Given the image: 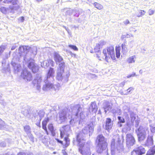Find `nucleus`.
Returning <instances> with one entry per match:
<instances>
[{
    "label": "nucleus",
    "mask_w": 155,
    "mask_h": 155,
    "mask_svg": "<svg viewBox=\"0 0 155 155\" xmlns=\"http://www.w3.org/2000/svg\"><path fill=\"white\" fill-rule=\"evenodd\" d=\"M103 52L105 56L106 61L109 62L110 61V58L113 60L115 59L114 48L112 46H110L104 49Z\"/></svg>",
    "instance_id": "f257e3e1"
},
{
    "label": "nucleus",
    "mask_w": 155,
    "mask_h": 155,
    "mask_svg": "<svg viewBox=\"0 0 155 155\" xmlns=\"http://www.w3.org/2000/svg\"><path fill=\"white\" fill-rule=\"evenodd\" d=\"M96 141L97 142L98 150L102 151L107 148V143L106 139L102 134H100L97 137Z\"/></svg>",
    "instance_id": "f03ea898"
},
{
    "label": "nucleus",
    "mask_w": 155,
    "mask_h": 155,
    "mask_svg": "<svg viewBox=\"0 0 155 155\" xmlns=\"http://www.w3.org/2000/svg\"><path fill=\"white\" fill-rule=\"evenodd\" d=\"M27 67L33 73H36L39 70L38 66L36 64L35 60L33 59L28 60Z\"/></svg>",
    "instance_id": "7ed1b4c3"
},
{
    "label": "nucleus",
    "mask_w": 155,
    "mask_h": 155,
    "mask_svg": "<svg viewBox=\"0 0 155 155\" xmlns=\"http://www.w3.org/2000/svg\"><path fill=\"white\" fill-rule=\"evenodd\" d=\"M146 150L142 146H139L131 152L130 155H142L145 153Z\"/></svg>",
    "instance_id": "20e7f679"
},
{
    "label": "nucleus",
    "mask_w": 155,
    "mask_h": 155,
    "mask_svg": "<svg viewBox=\"0 0 155 155\" xmlns=\"http://www.w3.org/2000/svg\"><path fill=\"white\" fill-rule=\"evenodd\" d=\"M3 2L6 4H11L9 7V9L11 10L16 9L18 7V0H4Z\"/></svg>",
    "instance_id": "39448f33"
},
{
    "label": "nucleus",
    "mask_w": 155,
    "mask_h": 155,
    "mask_svg": "<svg viewBox=\"0 0 155 155\" xmlns=\"http://www.w3.org/2000/svg\"><path fill=\"white\" fill-rule=\"evenodd\" d=\"M21 76L23 79L26 80L28 81H30L32 79L31 73L27 70L24 71L21 73Z\"/></svg>",
    "instance_id": "423d86ee"
},
{
    "label": "nucleus",
    "mask_w": 155,
    "mask_h": 155,
    "mask_svg": "<svg viewBox=\"0 0 155 155\" xmlns=\"http://www.w3.org/2000/svg\"><path fill=\"white\" fill-rule=\"evenodd\" d=\"M85 143L80 144L79 145L78 151L83 155H91L90 153H87L85 147Z\"/></svg>",
    "instance_id": "0eeeda50"
},
{
    "label": "nucleus",
    "mask_w": 155,
    "mask_h": 155,
    "mask_svg": "<svg viewBox=\"0 0 155 155\" xmlns=\"http://www.w3.org/2000/svg\"><path fill=\"white\" fill-rule=\"evenodd\" d=\"M89 111L93 114H96L98 110V107L95 102H92L89 107Z\"/></svg>",
    "instance_id": "6e6552de"
},
{
    "label": "nucleus",
    "mask_w": 155,
    "mask_h": 155,
    "mask_svg": "<svg viewBox=\"0 0 155 155\" xmlns=\"http://www.w3.org/2000/svg\"><path fill=\"white\" fill-rule=\"evenodd\" d=\"M64 140L65 142V143L64 144H63L62 141L58 139H56V140L58 142L62 145L63 147L64 148H66L70 145V140L69 137H64Z\"/></svg>",
    "instance_id": "1a4fd4ad"
},
{
    "label": "nucleus",
    "mask_w": 155,
    "mask_h": 155,
    "mask_svg": "<svg viewBox=\"0 0 155 155\" xmlns=\"http://www.w3.org/2000/svg\"><path fill=\"white\" fill-rule=\"evenodd\" d=\"M126 140L127 142L130 146L134 144L135 142L134 138L130 134H127L126 135Z\"/></svg>",
    "instance_id": "9d476101"
},
{
    "label": "nucleus",
    "mask_w": 155,
    "mask_h": 155,
    "mask_svg": "<svg viewBox=\"0 0 155 155\" xmlns=\"http://www.w3.org/2000/svg\"><path fill=\"white\" fill-rule=\"evenodd\" d=\"M49 121V118L48 117L45 119L42 122V128L44 130L46 134L48 135L49 133L47 128V125Z\"/></svg>",
    "instance_id": "9b49d317"
},
{
    "label": "nucleus",
    "mask_w": 155,
    "mask_h": 155,
    "mask_svg": "<svg viewBox=\"0 0 155 155\" xmlns=\"http://www.w3.org/2000/svg\"><path fill=\"white\" fill-rule=\"evenodd\" d=\"M138 132H136L137 133V136L138 137V140L139 141H141L143 140L145 138V135L143 132L141 131L140 128L137 129Z\"/></svg>",
    "instance_id": "f8f14e48"
},
{
    "label": "nucleus",
    "mask_w": 155,
    "mask_h": 155,
    "mask_svg": "<svg viewBox=\"0 0 155 155\" xmlns=\"http://www.w3.org/2000/svg\"><path fill=\"white\" fill-rule=\"evenodd\" d=\"M65 126L62 127V129L60 131V137L61 138L69 137V135L65 128Z\"/></svg>",
    "instance_id": "ddd939ff"
},
{
    "label": "nucleus",
    "mask_w": 155,
    "mask_h": 155,
    "mask_svg": "<svg viewBox=\"0 0 155 155\" xmlns=\"http://www.w3.org/2000/svg\"><path fill=\"white\" fill-rule=\"evenodd\" d=\"M111 119L110 118H107L105 122V129L107 130H110L112 126L111 124Z\"/></svg>",
    "instance_id": "4468645a"
},
{
    "label": "nucleus",
    "mask_w": 155,
    "mask_h": 155,
    "mask_svg": "<svg viewBox=\"0 0 155 155\" xmlns=\"http://www.w3.org/2000/svg\"><path fill=\"white\" fill-rule=\"evenodd\" d=\"M48 128L52 135L54 136L55 135V132L53 124L51 123L49 124L48 125Z\"/></svg>",
    "instance_id": "2eb2a0df"
},
{
    "label": "nucleus",
    "mask_w": 155,
    "mask_h": 155,
    "mask_svg": "<svg viewBox=\"0 0 155 155\" xmlns=\"http://www.w3.org/2000/svg\"><path fill=\"white\" fill-rule=\"evenodd\" d=\"M54 58L56 63H59L63 60L62 57L57 53H55L54 55Z\"/></svg>",
    "instance_id": "dca6fc26"
},
{
    "label": "nucleus",
    "mask_w": 155,
    "mask_h": 155,
    "mask_svg": "<svg viewBox=\"0 0 155 155\" xmlns=\"http://www.w3.org/2000/svg\"><path fill=\"white\" fill-rule=\"evenodd\" d=\"M155 154V146H153L147 152L146 155H154Z\"/></svg>",
    "instance_id": "f3484780"
},
{
    "label": "nucleus",
    "mask_w": 155,
    "mask_h": 155,
    "mask_svg": "<svg viewBox=\"0 0 155 155\" xmlns=\"http://www.w3.org/2000/svg\"><path fill=\"white\" fill-rule=\"evenodd\" d=\"M94 6L97 9L99 10H101L103 8V6L100 4L95 2L93 3Z\"/></svg>",
    "instance_id": "a211bd4d"
},
{
    "label": "nucleus",
    "mask_w": 155,
    "mask_h": 155,
    "mask_svg": "<svg viewBox=\"0 0 155 155\" xmlns=\"http://www.w3.org/2000/svg\"><path fill=\"white\" fill-rule=\"evenodd\" d=\"M120 46H117L115 48L116 54L117 58H119L120 56Z\"/></svg>",
    "instance_id": "6ab92c4d"
},
{
    "label": "nucleus",
    "mask_w": 155,
    "mask_h": 155,
    "mask_svg": "<svg viewBox=\"0 0 155 155\" xmlns=\"http://www.w3.org/2000/svg\"><path fill=\"white\" fill-rule=\"evenodd\" d=\"M54 73V71L53 68H50L47 73L48 77L53 76Z\"/></svg>",
    "instance_id": "aec40b11"
},
{
    "label": "nucleus",
    "mask_w": 155,
    "mask_h": 155,
    "mask_svg": "<svg viewBox=\"0 0 155 155\" xmlns=\"http://www.w3.org/2000/svg\"><path fill=\"white\" fill-rule=\"evenodd\" d=\"M135 56L134 55V56H132L129 58L127 60V61L128 63H134L135 62Z\"/></svg>",
    "instance_id": "412c9836"
},
{
    "label": "nucleus",
    "mask_w": 155,
    "mask_h": 155,
    "mask_svg": "<svg viewBox=\"0 0 155 155\" xmlns=\"http://www.w3.org/2000/svg\"><path fill=\"white\" fill-rule=\"evenodd\" d=\"M25 49V47L24 46H21L19 47L18 50L19 51V54H20V55L24 52Z\"/></svg>",
    "instance_id": "4be33fe9"
},
{
    "label": "nucleus",
    "mask_w": 155,
    "mask_h": 155,
    "mask_svg": "<svg viewBox=\"0 0 155 155\" xmlns=\"http://www.w3.org/2000/svg\"><path fill=\"white\" fill-rule=\"evenodd\" d=\"M146 12L142 10H140L137 13V16L138 17H140L144 15Z\"/></svg>",
    "instance_id": "5701e85b"
},
{
    "label": "nucleus",
    "mask_w": 155,
    "mask_h": 155,
    "mask_svg": "<svg viewBox=\"0 0 155 155\" xmlns=\"http://www.w3.org/2000/svg\"><path fill=\"white\" fill-rule=\"evenodd\" d=\"M130 116L131 121L132 123H133L136 120V117L135 114H131Z\"/></svg>",
    "instance_id": "b1692460"
},
{
    "label": "nucleus",
    "mask_w": 155,
    "mask_h": 155,
    "mask_svg": "<svg viewBox=\"0 0 155 155\" xmlns=\"http://www.w3.org/2000/svg\"><path fill=\"white\" fill-rule=\"evenodd\" d=\"M96 56L99 60H101L103 58V56L100 52L98 51L96 54Z\"/></svg>",
    "instance_id": "393cba45"
},
{
    "label": "nucleus",
    "mask_w": 155,
    "mask_h": 155,
    "mask_svg": "<svg viewBox=\"0 0 155 155\" xmlns=\"http://www.w3.org/2000/svg\"><path fill=\"white\" fill-rule=\"evenodd\" d=\"M126 46L125 43L123 44L122 45L121 47L122 48V52L123 54L127 52V48H126Z\"/></svg>",
    "instance_id": "a878e982"
},
{
    "label": "nucleus",
    "mask_w": 155,
    "mask_h": 155,
    "mask_svg": "<svg viewBox=\"0 0 155 155\" xmlns=\"http://www.w3.org/2000/svg\"><path fill=\"white\" fill-rule=\"evenodd\" d=\"M68 46L74 51H78V48L76 46L72 45H69Z\"/></svg>",
    "instance_id": "bb28decb"
},
{
    "label": "nucleus",
    "mask_w": 155,
    "mask_h": 155,
    "mask_svg": "<svg viewBox=\"0 0 155 155\" xmlns=\"http://www.w3.org/2000/svg\"><path fill=\"white\" fill-rule=\"evenodd\" d=\"M1 11L4 14L6 13L7 11V9L5 7H2L0 9Z\"/></svg>",
    "instance_id": "cd10ccee"
},
{
    "label": "nucleus",
    "mask_w": 155,
    "mask_h": 155,
    "mask_svg": "<svg viewBox=\"0 0 155 155\" xmlns=\"http://www.w3.org/2000/svg\"><path fill=\"white\" fill-rule=\"evenodd\" d=\"M118 118L119 120V123H124L125 122V119L120 116L118 117Z\"/></svg>",
    "instance_id": "c85d7f7f"
},
{
    "label": "nucleus",
    "mask_w": 155,
    "mask_h": 155,
    "mask_svg": "<svg viewBox=\"0 0 155 155\" xmlns=\"http://www.w3.org/2000/svg\"><path fill=\"white\" fill-rule=\"evenodd\" d=\"M24 130L25 132L29 131L30 129V127L29 125H26L24 127Z\"/></svg>",
    "instance_id": "c756f323"
},
{
    "label": "nucleus",
    "mask_w": 155,
    "mask_h": 155,
    "mask_svg": "<svg viewBox=\"0 0 155 155\" xmlns=\"http://www.w3.org/2000/svg\"><path fill=\"white\" fill-rule=\"evenodd\" d=\"M80 134H78L76 137V141L78 143H80L81 142V140L80 138Z\"/></svg>",
    "instance_id": "7c9ffc66"
},
{
    "label": "nucleus",
    "mask_w": 155,
    "mask_h": 155,
    "mask_svg": "<svg viewBox=\"0 0 155 155\" xmlns=\"http://www.w3.org/2000/svg\"><path fill=\"white\" fill-rule=\"evenodd\" d=\"M62 73L58 72L57 74V79L58 80H59L62 78Z\"/></svg>",
    "instance_id": "2f4dec72"
},
{
    "label": "nucleus",
    "mask_w": 155,
    "mask_h": 155,
    "mask_svg": "<svg viewBox=\"0 0 155 155\" xmlns=\"http://www.w3.org/2000/svg\"><path fill=\"white\" fill-rule=\"evenodd\" d=\"M151 142V144H152L153 142V138L152 136H148L147 138V142Z\"/></svg>",
    "instance_id": "473e14b6"
},
{
    "label": "nucleus",
    "mask_w": 155,
    "mask_h": 155,
    "mask_svg": "<svg viewBox=\"0 0 155 155\" xmlns=\"http://www.w3.org/2000/svg\"><path fill=\"white\" fill-rule=\"evenodd\" d=\"M48 63L51 64L52 66H54V62L51 59L48 60Z\"/></svg>",
    "instance_id": "72a5a7b5"
},
{
    "label": "nucleus",
    "mask_w": 155,
    "mask_h": 155,
    "mask_svg": "<svg viewBox=\"0 0 155 155\" xmlns=\"http://www.w3.org/2000/svg\"><path fill=\"white\" fill-rule=\"evenodd\" d=\"M154 13V11L152 9H150L148 11V13L149 15H153Z\"/></svg>",
    "instance_id": "f704fd0d"
},
{
    "label": "nucleus",
    "mask_w": 155,
    "mask_h": 155,
    "mask_svg": "<svg viewBox=\"0 0 155 155\" xmlns=\"http://www.w3.org/2000/svg\"><path fill=\"white\" fill-rule=\"evenodd\" d=\"M136 76V75L135 73L134 72H133L132 74L128 75L127 76V78H130L131 77H133L135 76Z\"/></svg>",
    "instance_id": "c9c22d12"
},
{
    "label": "nucleus",
    "mask_w": 155,
    "mask_h": 155,
    "mask_svg": "<svg viewBox=\"0 0 155 155\" xmlns=\"http://www.w3.org/2000/svg\"><path fill=\"white\" fill-rule=\"evenodd\" d=\"M130 22L127 19L124 22V23L125 25H127L130 24Z\"/></svg>",
    "instance_id": "e433bc0d"
},
{
    "label": "nucleus",
    "mask_w": 155,
    "mask_h": 155,
    "mask_svg": "<svg viewBox=\"0 0 155 155\" xmlns=\"http://www.w3.org/2000/svg\"><path fill=\"white\" fill-rule=\"evenodd\" d=\"M115 140L114 139H113L112 140L111 142V146H114L115 145Z\"/></svg>",
    "instance_id": "4c0bfd02"
},
{
    "label": "nucleus",
    "mask_w": 155,
    "mask_h": 155,
    "mask_svg": "<svg viewBox=\"0 0 155 155\" xmlns=\"http://www.w3.org/2000/svg\"><path fill=\"white\" fill-rule=\"evenodd\" d=\"M17 155H26V154L25 153L20 152L18 153Z\"/></svg>",
    "instance_id": "58836bf2"
},
{
    "label": "nucleus",
    "mask_w": 155,
    "mask_h": 155,
    "mask_svg": "<svg viewBox=\"0 0 155 155\" xmlns=\"http://www.w3.org/2000/svg\"><path fill=\"white\" fill-rule=\"evenodd\" d=\"M46 87H53V84H48L46 85Z\"/></svg>",
    "instance_id": "ea45409f"
},
{
    "label": "nucleus",
    "mask_w": 155,
    "mask_h": 155,
    "mask_svg": "<svg viewBox=\"0 0 155 155\" xmlns=\"http://www.w3.org/2000/svg\"><path fill=\"white\" fill-rule=\"evenodd\" d=\"M62 153L63 155H68L67 153L66 152L65 150H62Z\"/></svg>",
    "instance_id": "a19ab883"
},
{
    "label": "nucleus",
    "mask_w": 155,
    "mask_h": 155,
    "mask_svg": "<svg viewBox=\"0 0 155 155\" xmlns=\"http://www.w3.org/2000/svg\"><path fill=\"white\" fill-rule=\"evenodd\" d=\"M96 46L97 47L100 48V47H101L102 45L98 43L96 44Z\"/></svg>",
    "instance_id": "79ce46f5"
},
{
    "label": "nucleus",
    "mask_w": 155,
    "mask_h": 155,
    "mask_svg": "<svg viewBox=\"0 0 155 155\" xmlns=\"http://www.w3.org/2000/svg\"><path fill=\"white\" fill-rule=\"evenodd\" d=\"M36 125L38 127H41V123L40 121L38 123L36 124Z\"/></svg>",
    "instance_id": "37998d69"
},
{
    "label": "nucleus",
    "mask_w": 155,
    "mask_h": 155,
    "mask_svg": "<svg viewBox=\"0 0 155 155\" xmlns=\"http://www.w3.org/2000/svg\"><path fill=\"white\" fill-rule=\"evenodd\" d=\"M20 20L21 22H23L24 21V17L23 16L21 17H20Z\"/></svg>",
    "instance_id": "c03bdc74"
},
{
    "label": "nucleus",
    "mask_w": 155,
    "mask_h": 155,
    "mask_svg": "<svg viewBox=\"0 0 155 155\" xmlns=\"http://www.w3.org/2000/svg\"><path fill=\"white\" fill-rule=\"evenodd\" d=\"M4 50V48H3L2 47H0V51H3Z\"/></svg>",
    "instance_id": "a18cd8bd"
},
{
    "label": "nucleus",
    "mask_w": 155,
    "mask_h": 155,
    "mask_svg": "<svg viewBox=\"0 0 155 155\" xmlns=\"http://www.w3.org/2000/svg\"><path fill=\"white\" fill-rule=\"evenodd\" d=\"M69 53H70V54L71 55H73V54L74 55H75V54H73L72 53V52H71V51L70 52H69Z\"/></svg>",
    "instance_id": "49530a36"
},
{
    "label": "nucleus",
    "mask_w": 155,
    "mask_h": 155,
    "mask_svg": "<svg viewBox=\"0 0 155 155\" xmlns=\"http://www.w3.org/2000/svg\"><path fill=\"white\" fill-rule=\"evenodd\" d=\"M42 0H36V1L38 2H40L42 1Z\"/></svg>",
    "instance_id": "de8ad7c7"
},
{
    "label": "nucleus",
    "mask_w": 155,
    "mask_h": 155,
    "mask_svg": "<svg viewBox=\"0 0 155 155\" xmlns=\"http://www.w3.org/2000/svg\"><path fill=\"white\" fill-rule=\"evenodd\" d=\"M62 65H64V62H63L61 63Z\"/></svg>",
    "instance_id": "09e8293b"
},
{
    "label": "nucleus",
    "mask_w": 155,
    "mask_h": 155,
    "mask_svg": "<svg viewBox=\"0 0 155 155\" xmlns=\"http://www.w3.org/2000/svg\"><path fill=\"white\" fill-rule=\"evenodd\" d=\"M4 155H9L8 153H5Z\"/></svg>",
    "instance_id": "8fccbe9b"
},
{
    "label": "nucleus",
    "mask_w": 155,
    "mask_h": 155,
    "mask_svg": "<svg viewBox=\"0 0 155 155\" xmlns=\"http://www.w3.org/2000/svg\"><path fill=\"white\" fill-rule=\"evenodd\" d=\"M53 153H54V154H55V153H55V152H54Z\"/></svg>",
    "instance_id": "3c124183"
},
{
    "label": "nucleus",
    "mask_w": 155,
    "mask_h": 155,
    "mask_svg": "<svg viewBox=\"0 0 155 155\" xmlns=\"http://www.w3.org/2000/svg\"><path fill=\"white\" fill-rule=\"evenodd\" d=\"M82 140H84V139H82Z\"/></svg>",
    "instance_id": "603ef678"
}]
</instances>
